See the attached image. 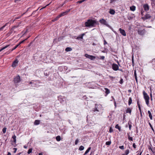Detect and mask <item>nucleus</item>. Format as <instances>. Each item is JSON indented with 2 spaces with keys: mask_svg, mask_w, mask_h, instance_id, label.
Wrapping results in <instances>:
<instances>
[{
  "mask_svg": "<svg viewBox=\"0 0 155 155\" xmlns=\"http://www.w3.org/2000/svg\"><path fill=\"white\" fill-rule=\"evenodd\" d=\"M84 24L86 27H95L96 25H99V23L96 20L89 19L85 22Z\"/></svg>",
  "mask_w": 155,
  "mask_h": 155,
  "instance_id": "f257e3e1",
  "label": "nucleus"
},
{
  "mask_svg": "<svg viewBox=\"0 0 155 155\" xmlns=\"http://www.w3.org/2000/svg\"><path fill=\"white\" fill-rule=\"evenodd\" d=\"M143 95L144 96V98L145 100L146 103V104L148 106L149 105V100L150 99V97L149 96L147 95V94L145 92V91H143Z\"/></svg>",
  "mask_w": 155,
  "mask_h": 155,
  "instance_id": "f03ea898",
  "label": "nucleus"
},
{
  "mask_svg": "<svg viewBox=\"0 0 155 155\" xmlns=\"http://www.w3.org/2000/svg\"><path fill=\"white\" fill-rule=\"evenodd\" d=\"M138 28L137 32L138 34L140 35H143L145 33V29H142L140 27H137Z\"/></svg>",
  "mask_w": 155,
  "mask_h": 155,
  "instance_id": "7ed1b4c3",
  "label": "nucleus"
},
{
  "mask_svg": "<svg viewBox=\"0 0 155 155\" xmlns=\"http://www.w3.org/2000/svg\"><path fill=\"white\" fill-rule=\"evenodd\" d=\"M21 81V78L19 75H17L14 77L13 82L15 84L18 83Z\"/></svg>",
  "mask_w": 155,
  "mask_h": 155,
  "instance_id": "20e7f679",
  "label": "nucleus"
},
{
  "mask_svg": "<svg viewBox=\"0 0 155 155\" xmlns=\"http://www.w3.org/2000/svg\"><path fill=\"white\" fill-rule=\"evenodd\" d=\"M70 11V9H68L66 11L61 13L57 16V18H59L62 16H63L65 15H66Z\"/></svg>",
  "mask_w": 155,
  "mask_h": 155,
  "instance_id": "39448f33",
  "label": "nucleus"
},
{
  "mask_svg": "<svg viewBox=\"0 0 155 155\" xmlns=\"http://www.w3.org/2000/svg\"><path fill=\"white\" fill-rule=\"evenodd\" d=\"M85 56L87 58L90 59H91L92 60H93L96 58V57L95 56H92V55H89L87 54H85Z\"/></svg>",
  "mask_w": 155,
  "mask_h": 155,
  "instance_id": "423d86ee",
  "label": "nucleus"
},
{
  "mask_svg": "<svg viewBox=\"0 0 155 155\" xmlns=\"http://www.w3.org/2000/svg\"><path fill=\"white\" fill-rule=\"evenodd\" d=\"M112 68L113 70L115 71L118 70H119L118 65L115 63H113L112 64Z\"/></svg>",
  "mask_w": 155,
  "mask_h": 155,
  "instance_id": "0eeeda50",
  "label": "nucleus"
},
{
  "mask_svg": "<svg viewBox=\"0 0 155 155\" xmlns=\"http://www.w3.org/2000/svg\"><path fill=\"white\" fill-rule=\"evenodd\" d=\"M99 21L102 24L105 25L108 27L109 26V25L107 24V21L104 19H100Z\"/></svg>",
  "mask_w": 155,
  "mask_h": 155,
  "instance_id": "6e6552de",
  "label": "nucleus"
},
{
  "mask_svg": "<svg viewBox=\"0 0 155 155\" xmlns=\"http://www.w3.org/2000/svg\"><path fill=\"white\" fill-rule=\"evenodd\" d=\"M12 138L13 139V142H14V144L12 143V144L14 146V147H16L17 145L16 144V136L14 135L12 137Z\"/></svg>",
  "mask_w": 155,
  "mask_h": 155,
  "instance_id": "1a4fd4ad",
  "label": "nucleus"
},
{
  "mask_svg": "<svg viewBox=\"0 0 155 155\" xmlns=\"http://www.w3.org/2000/svg\"><path fill=\"white\" fill-rule=\"evenodd\" d=\"M119 31L121 35L124 36H126V34L125 31L124 29H122L121 28L119 29Z\"/></svg>",
  "mask_w": 155,
  "mask_h": 155,
  "instance_id": "9d476101",
  "label": "nucleus"
},
{
  "mask_svg": "<svg viewBox=\"0 0 155 155\" xmlns=\"http://www.w3.org/2000/svg\"><path fill=\"white\" fill-rule=\"evenodd\" d=\"M18 62V59H15L12 63V66L13 67H15L16 66Z\"/></svg>",
  "mask_w": 155,
  "mask_h": 155,
  "instance_id": "9b49d317",
  "label": "nucleus"
},
{
  "mask_svg": "<svg viewBox=\"0 0 155 155\" xmlns=\"http://www.w3.org/2000/svg\"><path fill=\"white\" fill-rule=\"evenodd\" d=\"M143 7L144 10L147 11L149 10V7L148 5L147 4H145L143 5Z\"/></svg>",
  "mask_w": 155,
  "mask_h": 155,
  "instance_id": "f8f14e48",
  "label": "nucleus"
},
{
  "mask_svg": "<svg viewBox=\"0 0 155 155\" xmlns=\"http://www.w3.org/2000/svg\"><path fill=\"white\" fill-rule=\"evenodd\" d=\"M151 17V16L149 14H146V15H144V16L143 17H142V18L143 20H145L147 19H148L150 18Z\"/></svg>",
  "mask_w": 155,
  "mask_h": 155,
  "instance_id": "ddd939ff",
  "label": "nucleus"
},
{
  "mask_svg": "<svg viewBox=\"0 0 155 155\" xmlns=\"http://www.w3.org/2000/svg\"><path fill=\"white\" fill-rule=\"evenodd\" d=\"M85 35V33H83L81 35H80L78 36L77 37L76 39L78 40H80L81 39H82L83 38V36Z\"/></svg>",
  "mask_w": 155,
  "mask_h": 155,
  "instance_id": "4468645a",
  "label": "nucleus"
},
{
  "mask_svg": "<svg viewBox=\"0 0 155 155\" xmlns=\"http://www.w3.org/2000/svg\"><path fill=\"white\" fill-rule=\"evenodd\" d=\"M40 120H36L35 121L34 124L35 125H38L40 124Z\"/></svg>",
  "mask_w": 155,
  "mask_h": 155,
  "instance_id": "2eb2a0df",
  "label": "nucleus"
},
{
  "mask_svg": "<svg viewBox=\"0 0 155 155\" xmlns=\"http://www.w3.org/2000/svg\"><path fill=\"white\" fill-rule=\"evenodd\" d=\"M148 113L149 114V117H150V119L151 120H152L153 119V117L152 115V114L151 113V112L150 110H148Z\"/></svg>",
  "mask_w": 155,
  "mask_h": 155,
  "instance_id": "dca6fc26",
  "label": "nucleus"
},
{
  "mask_svg": "<svg viewBox=\"0 0 155 155\" xmlns=\"http://www.w3.org/2000/svg\"><path fill=\"white\" fill-rule=\"evenodd\" d=\"M131 109L129 107L127 108L126 110V112L127 113H129L130 114H131Z\"/></svg>",
  "mask_w": 155,
  "mask_h": 155,
  "instance_id": "f3484780",
  "label": "nucleus"
},
{
  "mask_svg": "<svg viewBox=\"0 0 155 155\" xmlns=\"http://www.w3.org/2000/svg\"><path fill=\"white\" fill-rule=\"evenodd\" d=\"M104 89L105 91V93L106 94V95H107L110 93V91L109 89L107 88H105Z\"/></svg>",
  "mask_w": 155,
  "mask_h": 155,
  "instance_id": "a211bd4d",
  "label": "nucleus"
},
{
  "mask_svg": "<svg viewBox=\"0 0 155 155\" xmlns=\"http://www.w3.org/2000/svg\"><path fill=\"white\" fill-rule=\"evenodd\" d=\"M58 99L60 101V102L61 103H62V102L64 101V100H63V98H62L61 97H58Z\"/></svg>",
  "mask_w": 155,
  "mask_h": 155,
  "instance_id": "6ab92c4d",
  "label": "nucleus"
},
{
  "mask_svg": "<svg viewBox=\"0 0 155 155\" xmlns=\"http://www.w3.org/2000/svg\"><path fill=\"white\" fill-rule=\"evenodd\" d=\"M18 27V25H17L14 26H13L11 29V31H12L10 33V34H11V33H12V31H13L14 30L15 28H17Z\"/></svg>",
  "mask_w": 155,
  "mask_h": 155,
  "instance_id": "aec40b11",
  "label": "nucleus"
},
{
  "mask_svg": "<svg viewBox=\"0 0 155 155\" xmlns=\"http://www.w3.org/2000/svg\"><path fill=\"white\" fill-rule=\"evenodd\" d=\"M109 13L111 15H114L115 13V11L114 9H110Z\"/></svg>",
  "mask_w": 155,
  "mask_h": 155,
  "instance_id": "412c9836",
  "label": "nucleus"
},
{
  "mask_svg": "<svg viewBox=\"0 0 155 155\" xmlns=\"http://www.w3.org/2000/svg\"><path fill=\"white\" fill-rule=\"evenodd\" d=\"M136 9V7L134 6L133 5L130 7V9L133 11H134Z\"/></svg>",
  "mask_w": 155,
  "mask_h": 155,
  "instance_id": "4be33fe9",
  "label": "nucleus"
},
{
  "mask_svg": "<svg viewBox=\"0 0 155 155\" xmlns=\"http://www.w3.org/2000/svg\"><path fill=\"white\" fill-rule=\"evenodd\" d=\"M8 23H6L4 25L0 28V31H2L3 29L8 24Z\"/></svg>",
  "mask_w": 155,
  "mask_h": 155,
  "instance_id": "5701e85b",
  "label": "nucleus"
},
{
  "mask_svg": "<svg viewBox=\"0 0 155 155\" xmlns=\"http://www.w3.org/2000/svg\"><path fill=\"white\" fill-rule=\"evenodd\" d=\"M91 147H88V148L86 150V151L85 152L84 155H85L86 154H87V153H88V152L89 151L91 150Z\"/></svg>",
  "mask_w": 155,
  "mask_h": 155,
  "instance_id": "b1692460",
  "label": "nucleus"
},
{
  "mask_svg": "<svg viewBox=\"0 0 155 155\" xmlns=\"http://www.w3.org/2000/svg\"><path fill=\"white\" fill-rule=\"evenodd\" d=\"M10 45H7L5 46L2 48L1 49H0V52L2 51L3 50L7 48V47H8Z\"/></svg>",
  "mask_w": 155,
  "mask_h": 155,
  "instance_id": "393cba45",
  "label": "nucleus"
},
{
  "mask_svg": "<svg viewBox=\"0 0 155 155\" xmlns=\"http://www.w3.org/2000/svg\"><path fill=\"white\" fill-rule=\"evenodd\" d=\"M127 135L128 136V139L131 141H133V138L132 137L130 136L129 135V133H127Z\"/></svg>",
  "mask_w": 155,
  "mask_h": 155,
  "instance_id": "a878e982",
  "label": "nucleus"
},
{
  "mask_svg": "<svg viewBox=\"0 0 155 155\" xmlns=\"http://www.w3.org/2000/svg\"><path fill=\"white\" fill-rule=\"evenodd\" d=\"M72 50L71 48L70 47H67L66 48L65 50L66 51H71Z\"/></svg>",
  "mask_w": 155,
  "mask_h": 155,
  "instance_id": "bb28decb",
  "label": "nucleus"
},
{
  "mask_svg": "<svg viewBox=\"0 0 155 155\" xmlns=\"http://www.w3.org/2000/svg\"><path fill=\"white\" fill-rule=\"evenodd\" d=\"M56 140L58 141H60V140H61V137L60 136H58L57 137H56Z\"/></svg>",
  "mask_w": 155,
  "mask_h": 155,
  "instance_id": "cd10ccee",
  "label": "nucleus"
},
{
  "mask_svg": "<svg viewBox=\"0 0 155 155\" xmlns=\"http://www.w3.org/2000/svg\"><path fill=\"white\" fill-rule=\"evenodd\" d=\"M132 103V99L131 97H130L129 98L128 101V104L129 105H130Z\"/></svg>",
  "mask_w": 155,
  "mask_h": 155,
  "instance_id": "c85d7f7f",
  "label": "nucleus"
},
{
  "mask_svg": "<svg viewBox=\"0 0 155 155\" xmlns=\"http://www.w3.org/2000/svg\"><path fill=\"white\" fill-rule=\"evenodd\" d=\"M115 127L116 128H117L120 131H121V128L120 126H119L118 125V124H116L115 126Z\"/></svg>",
  "mask_w": 155,
  "mask_h": 155,
  "instance_id": "c756f323",
  "label": "nucleus"
},
{
  "mask_svg": "<svg viewBox=\"0 0 155 155\" xmlns=\"http://www.w3.org/2000/svg\"><path fill=\"white\" fill-rule=\"evenodd\" d=\"M134 75L135 80L137 82V74L136 73V71H135V72H134Z\"/></svg>",
  "mask_w": 155,
  "mask_h": 155,
  "instance_id": "7c9ffc66",
  "label": "nucleus"
},
{
  "mask_svg": "<svg viewBox=\"0 0 155 155\" xmlns=\"http://www.w3.org/2000/svg\"><path fill=\"white\" fill-rule=\"evenodd\" d=\"M127 18L129 20H130L133 19V17L132 16L128 15L127 16Z\"/></svg>",
  "mask_w": 155,
  "mask_h": 155,
  "instance_id": "2f4dec72",
  "label": "nucleus"
},
{
  "mask_svg": "<svg viewBox=\"0 0 155 155\" xmlns=\"http://www.w3.org/2000/svg\"><path fill=\"white\" fill-rule=\"evenodd\" d=\"M44 74L45 75L48 76V70H46L44 71Z\"/></svg>",
  "mask_w": 155,
  "mask_h": 155,
  "instance_id": "473e14b6",
  "label": "nucleus"
},
{
  "mask_svg": "<svg viewBox=\"0 0 155 155\" xmlns=\"http://www.w3.org/2000/svg\"><path fill=\"white\" fill-rule=\"evenodd\" d=\"M84 147L82 146H81L79 147V150H80L81 151V150H84Z\"/></svg>",
  "mask_w": 155,
  "mask_h": 155,
  "instance_id": "72a5a7b5",
  "label": "nucleus"
},
{
  "mask_svg": "<svg viewBox=\"0 0 155 155\" xmlns=\"http://www.w3.org/2000/svg\"><path fill=\"white\" fill-rule=\"evenodd\" d=\"M19 46V45L17 44V45H16L13 49H12L11 51H12L13 50H14L15 49H16Z\"/></svg>",
  "mask_w": 155,
  "mask_h": 155,
  "instance_id": "f704fd0d",
  "label": "nucleus"
},
{
  "mask_svg": "<svg viewBox=\"0 0 155 155\" xmlns=\"http://www.w3.org/2000/svg\"><path fill=\"white\" fill-rule=\"evenodd\" d=\"M149 125L150 126V127H151V129H152V130H153V132H154V130L152 125H151V124L149 122Z\"/></svg>",
  "mask_w": 155,
  "mask_h": 155,
  "instance_id": "c9c22d12",
  "label": "nucleus"
},
{
  "mask_svg": "<svg viewBox=\"0 0 155 155\" xmlns=\"http://www.w3.org/2000/svg\"><path fill=\"white\" fill-rule=\"evenodd\" d=\"M32 148H30L28 151V152H27L28 153V154H29L30 153H31L32 152Z\"/></svg>",
  "mask_w": 155,
  "mask_h": 155,
  "instance_id": "e433bc0d",
  "label": "nucleus"
},
{
  "mask_svg": "<svg viewBox=\"0 0 155 155\" xmlns=\"http://www.w3.org/2000/svg\"><path fill=\"white\" fill-rule=\"evenodd\" d=\"M6 129L7 128L5 127H4L3 128L2 132L3 133H5L6 132Z\"/></svg>",
  "mask_w": 155,
  "mask_h": 155,
  "instance_id": "4c0bfd02",
  "label": "nucleus"
},
{
  "mask_svg": "<svg viewBox=\"0 0 155 155\" xmlns=\"http://www.w3.org/2000/svg\"><path fill=\"white\" fill-rule=\"evenodd\" d=\"M111 143V141H109L106 142V144L107 145H110Z\"/></svg>",
  "mask_w": 155,
  "mask_h": 155,
  "instance_id": "58836bf2",
  "label": "nucleus"
},
{
  "mask_svg": "<svg viewBox=\"0 0 155 155\" xmlns=\"http://www.w3.org/2000/svg\"><path fill=\"white\" fill-rule=\"evenodd\" d=\"M27 38H26L25 39L22 41H21L18 44L19 45L23 43L25 40H27Z\"/></svg>",
  "mask_w": 155,
  "mask_h": 155,
  "instance_id": "ea45409f",
  "label": "nucleus"
},
{
  "mask_svg": "<svg viewBox=\"0 0 155 155\" xmlns=\"http://www.w3.org/2000/svg\"><path fill=\"white\" fill-rule=\"evenodd\" d=\"M129 153V150H126L125 151V153L126 155H127Z\"/></svg>",
  "mask_w": 155,
  "mask_h": 155,
  "instance_id": "a19ab883",
  "label": "nucleus"
},
{
  "mask_svg": "<svg viewBox=\"0 0 155 155\" xmlns=\"http://www.w3.org/2000/svg\"><path fill=\"white\" fill-rule=\"evenodd\" d=\"M78 141H79V140H78V139H77L75 141V145H77L78 142Z\"/></svg>",
  "mask_w": 155,
  "mask_h": 155,
  "instance_id": "79ce46f5",
  "label": "nucleus"
},
{
  "mask_svg": "<svg viewBox=\"0 0 155 155\" xmlns=\"http://www.w3.org/2000/svg\"><path fill=\"white\" fill-rule=\"evenodd\" d=\"M119 83H120V84H123V79L121 78L120 81L119 82Z\"/></svg>",
  "mask_w": 155,
  "mask_h": 155,
  "instance_id": "37998d69",
  "label": "nucleus"
},
{
  "mask_svg": "<svg viewBox=\"0 0 155 155\" xmlns=\"http://www.w3.org/2000/svg\"><path fill=\"white\" fill-rule=\"evenodd\" d=\"M128 125H129V129L130 130L131 127V126H132L131 124H130L129 122H128Z\"/></svg>",
  "mask_w": 155,
  "mask_h": 155,
  "instance_id": "c03bdc74",
  "label": "nucleus"
},
{
  "mask_svg": "<svg viewBox=\"0 0 155 155\" xmlns=\"http://www.w3.org/2000/svg\"><path fill=\"white\" fill-rule=\"evenodd\" d=\"M37 84H36V83H35L34 82V84H32V85H31V86H32V87H36V86H37Z\"/></svg>",
  "mask_w": 155,
  "mask_h": 155,
  "instance_id": "a18cd8bd",
  "label": "nucleus"
},
{
  "mask_svg": "<svg viewBox=\"0 0 155 155\" xmlns=\"http://www.w3.org/2000/svg\"><path fill=\"white\" fill-rule=\"evenodd\" d=\"M119 148L122 150H124V146H119Z\"/></svg>",
  "mask_w": 155,
  "mask_h": 155,
  "instance_id": "49530a36",
  "label": "nucleus"
},
{
  "mask_svg": "<svg viewBox=\"0 0 155 155\" xmlns=\"http://www.w3.org/2000/svg\"><path fill=\"white\" fill-rule=\"evenodd\" d=\"M48 38V37L47 36H44V39L45 40H46V41H47Z\"/></svg>",
  "mask_w": 155,
  "mask_h": 155,
  "instance_id": "de8ad7c7",
  "label": "nucleus"
},
{
  "mask_svg": "<svg viewBox=\"0 0 155 155\" xmlns=\"http://www.w3.org/2000/svg\"><path fill=\"white\" fill-rule=\"evenodd\" d=\"M113 130L112 128L111 127H110L109 129V132L110 133H111L113 132Z\"/></svg>",
  "mask_w": 155,
  "mask_h": 155,
  "instance_id": "09e8293b",
  "label": "nucleus"
},
{
  "mask_svg": "<svg viewBox=\"0 0 155 155\" xmlns=\"http://www.w3.org/2000/svg\"><path fill=\"white\" fill-rule=\"evenodd\" d=\"M34 82H35V81H31L29 83L30 84H31V85L32 84H34Z\"/></svg>",
  "mask_w": 155,
  "mask_h": 155,
  "instance_id": "8fccbe9b",
  "label": "nucleus"
},
{
  "mask_svg": "<svg viewBox=\"0 0 155 155\" xmlns=\"http://www.w3.org/2000/svg\"><path fill=\"white\" fill-rule=\"evenodd\" d=\"M151 147H152V146L151 144V146L149 147H148V149L149 150H151L152 151H153V149H152Z\"/></svg>",
  "mask_w": 155,
  "mask_h": 155,
  "instance_id": "3c124183",
  "label": "nucleus"
},
{
  "mask_svg": "<svg viewBox=\"0 0 155 155\" xmlns=\"http://www.w3.org/2000/svg\"><path fill=\"white\" fill-rule=\"evenodd\" d=\"M133 147L134 149H135L136 148V146L134 143H133Z\"/></svg>",
  "mask_w": 155,
  "mask_h": 155,
  "instance_id": "603ef678",
  "label": "nucleus"
},
{
  "mask_svg": "<svg viewBox=\"0 0 155 155\" xmlns=\"http://www.w3.org/2000/svg\"><path fill=\"white\" fill-rule=\"evenodd\" d=\"M105 57L104 56H101L100 57V59L101 60H104V59Z\"/></svg>",
  "mask_w": 155,
  "mask_h": 155,
  "instance_id": "864d4df0",
  "label": "nucleus"
},
{
  "mask_svg": "<svg viewBox=\"0 0 155 155\" xmlns=\"http://www.w3.org/2000/svg\"><path fill=\"white\" fill-rule=\"evenodd\" d=\"M152 62L153 63V64H155V58H154L152 60Z\"/></svg>",
  "mask_w": 155,
  "mask_h": 155,
  "instance_id": "5fc2aeb1",
  "label": "nucleus"
},
{
  "mask_svg": "<svg viewBox=\"0 0 155 155\" xmlns=\"http://www.w3.org/2000/svg\"><path fill=\"white\" fill-rule=\"evenodd\" d=\"M21 17V16H19V17H16V18L13 21H15L16 20V19H18L20 18Z\"/></svg>",
  "mask_w": 155,
  "mask_h": 155,
  "instance_id": "6e6d98bb",
  "label": "nucleus"
},
{
  "mask_svg": "<svg viewBox=\"0 0 155 155\" xmlns=\"http://www.w3.org/2000/svg\"><path fill=\"white\" fill-rule=\"evenodd\" d=\"M137 105L138 106V107H140V105L139 103V100H137Z\"/></svg>",
  "mask_w": 155,
  "mask_h": 155,
  "instance_id": "4d7b16f0",
  "label": "nucleus"
},
{
  "mask_svg": "<svg viewBox=\"0 0 155 155\" xmlns=\"http://www.w3.org/2000/svg\"><path fill=\"white\" fill-rule=\"evenodd\" d=\"M57 18V17H56V18H54V19L53 20H52V21H57V20H58V18Z\"/></svg>",
  "mask_w": 155,
  "mask_h": 155,
  "instance_id": "13d9d810",
  "label": "nucleus"
},
{
  "mask_svg": "<svg viewBox=\"0 0 155 155\" xmlns=\"http://www.w3.org/2000/svg\"><path fill=\"white\" fill-rule=\"evenodd\" d=\"M13 149L14 150V153H15L16 152L17 149L16 148H14Z\"/></svg>",
  "mask_w": 155,
  "mask_h": 155,
  "instance_id": "bf43d9fd",
  "label": "nucleus"
},
{
  "mask_svg": "<svg viewBox=\"0 0 155 155\" xmlns=\"http://www.w3.org/2000/svg\"><path fill=\"white\" fill-rule=\"evenodd\" d=\"M94 112L96 111H99V110L97 109V108H96L94 110Z\"/></svg>",
  "mask_w": 155,
  "mask_h": 155,
  "instance_id": "052dcab7",
  "label": "nucleus"
},
{
  "mask_svg": "<svg viewBox=\"0 0 155 155\" xmlns=\"http://www.w3.org/2000/svg\"><path fill=\"white\" fill-rule=\"evenodd\" d=\"M21 21L18 23V25H18V27L20 26V24H21Z\"/></svg>",
  "mask_w": 155,
  "mask_h": 155,
  "instance_id": "680f3d73",
  "label": "nucleus"
},
{
  "mask_svg": "<svg viewBox=\"0 0 155 155\" xmlns=\"http://www.w3.org/2000/svg\"><path fill=\"white\" fill-rule=\"evenodd\" d=\"M28 11V9L27 10V11H26V12H25L24 13H23V14H22L21 15V16H22L23 15H24L25 13H26V12H27Z\"/></svg>",
  "mask_w": 155,
  "mask_h": 155,
  "instance_id": "e2e57ef3",
  "label": "nucleus"
},
{
  "mask_svg": "<svg viewBox=\"0 0 155 155\" xmlns=\"http://www.w3.org/2000/svg\"><path fill=\"white\" fill-rule=\"evenodd\" d=\"M138 108H139V110H140V112H141V110L140 106L138 107Z\"/></svg>",
  "mask_w": 155,
  "mask_h": 155,
  "instance_id": "0e129e2a",
  "label": "nucleus"
},
{
  "mask_svg": "<svg viewBox=\"0 0 155 155\" xmlns=\"http://www.w3.org/2000/svg\"><path fill=\"white\" fill-rule=\"evenodd\" d=\"M150 97H152V92L151 91L150 93Z\"/></svg>",
  "mask_w": 155,
  "mask_h": 155,
  "instance_id": "69168bd1",
  "label": "nucleus"
},
{
  "mask_svg": "<svg viewBox=\"0 0 155 155\" xmlns=\"http://www.w3.org/2000/svg\"><path fill=\"white\" fill-rule=\"evenodd\" d=\"M110 0V3H112L114 1H116V0Z\"/></svg>",
  "mask_w": 155,
  "mask_h": 155,
  "instance_id": "338daca9",
  "label": "nucleus"
},
{
  "mask_svg": "<svg viewBox=\"0 0 155 155\" xmlns=\"http://www.w3.org/2000/svg\"><path fill=\"white\" fill-rule=\"evenodd\" d=\"M107 44V42L105 40H104V44L105 45Z\"/></svg>",
  "mask_w": 155,
  "mask_h": 155,
  "instance_id": "774afa93",
  "label": "nucleus"
}]
</instances>
